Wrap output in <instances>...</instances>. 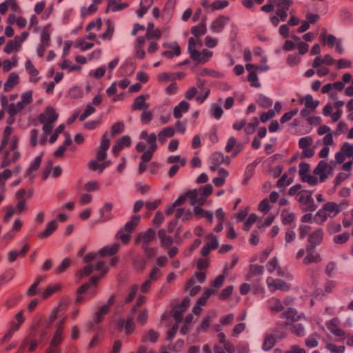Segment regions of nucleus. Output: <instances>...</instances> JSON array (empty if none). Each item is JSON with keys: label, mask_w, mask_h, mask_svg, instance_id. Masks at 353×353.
<instances>
[{"label": "nucleus", "mask_w": 353, "mask_h": 353, "mask_svg": "<svg viewBox=\"0 0 353 353\" xmlns=\"http://www.w3.org/2000/svg\"><path fill=\"white\" fill-rule=\"evenodd\" d=\"M19 83V75L15 72L9 74L8 78L4 83L3 89L5 92H9Z\"/></svg>", "instance_id": "f3484780"}, {"label": "nucleus", "mask_w": 353, "mask_h": 353, "mask_svg": "<svg viewBox=\"0 0 353 353\" xmlns=\"http://www.w3.org/2000/svg\"><path fill=\"white\" fill-rule=\"evenodd\" d=\"M329 217V215L323 210V208L318 210L314 216V221L317 224H323Z\"/></svg>", "instance_id": "7c9ffc66"}, {"label": "nucleus", "mask_w": 353, "mask_h": 353, "mask_svg": "<svg viewBox=\"0 0 353 353\" xmlns=\"http://www.w3.org/2000/svg\"><path fill=\"white\" fill-rule=\"evenodd\" d=\"M313 143V140L310 137H302L299 141V146L301 149L310 148Z\"/></svg>", "instance_id": "49530a36"}, {"label": "nucleus", "mask_w": 353, "mask_h": 353, "mask_svg": "<svg viewBox=\"0 0 353 353\" xmlns=\"http://www.w3.org/2000/svg\"><path fill=\"white\" fill-rule=\"evenodd\" d=\"M312 194L311 191L301 190L296 194V200L299 203L300 208L303 212H314L317 208Z\"/></svg>", "instance_id": "20e7f679"}, {"label": "nucleus", "mask_w": 353, "mask_h": 353, "mask_svg": "<svg viewBox=\"0 0 353 353\" xmlns=\"http://www.w3.org/2000/svg\"><path fill=\"white\" fill-rule=\"evenodd\" d=\"M284 353H306V351L304 348L297 345H293L288 350L285 351Z\"/></svg>", "instance_id": "774afa93"}, {"label": "nucleus", "mask_w": 353, "mask_h": 353, "mask_svg": "<svg viewBox=\"0 0 353 353\" xmlns=\"http://www.w3.org/2000/svg\"><path fill=\"white\" fill-rule=\"evenodd\" d=\"M340 320L338 318H333L326 323V326L333 335L343 339L346 336V333L340 328Z\"/></svg>", "instance_id": "423d86ee"}, {"label": "nucleus", "mask_w": 353, "mask_h": 353, "mask_svg": "<svg viewBox=\"0 0 353 353\" xmlns=\"http://www.w3.org/2000/svg\"><path fill=\"white\" fill-rule=\"evenodd\" d=\"M210 163L212 164H216L219 165L223 163L229 164L230 158L228 157H225L221 152H216L212 154L210 157Z\"/></svg>", "instance_id": "a211bd4d"}, {"label": "nucleus", "mask_w": 353, "mask_h": 353, "mask_svg": "<svg viewBox=\"0 0 353 353\" xmlns=\"http://www.w3.org/2000/svg\"><path fill=\"white\" fill-rule=\"evenodd\" d=\"M268 307L272 312H279L283 309L281 301L276 298H272L268 301Z\"/></svg>", "instance_id": "5701e85b"}, {"label": "nucleus", "mask_w": 353, "mask_h": 353, "mask_svg": "<svg viewBox=\"0 0 353 353\" xmlns=\"http://www.w3.org/2000/svg\"><path fill=\"white\" fill-rule=\"evenodd\" d=\"M124 130V124L122 122H117L112 126V136L121 134Z\"/></svg>", "instance_id": "3c124183"}, {"label": "nucleus", "mask_w": 353, "mask_h": 353, "mask_svg": "<svg viewBox=\"0 0 353 353\" xmlns=\"http://www.w3.org/2000/svg\"><path fill=\"white\" fill-rule=\"evenodd\" d=\"M196 40L193 37H190L188 40V52L192 59H198L199 57V51L195 49Z\"/></svg>", "instance_id": "a878e982"}, {"label": "nucleus", "mask_w": 353, "mask_h": 353, "mask_svg": "<svg viewBox=\"0 0 353 353\" xmlns=\"http://www.w3.org/2000/svg\"><path fill=\"white\" fill-rule=\"evenodd\" d=\"M72 261L70 258H65L61 263L54 268L55 274H61L64 272L67 268L71 265Z\"/></svg>", "instance_id": "c756f323"}, {"label": "nucleus", "mask_w": 353, "mask_h": 353, "mask_svg": "<svg viewBox=\"0 0 353 353\" xmlns=\"http://www.w3.org/2000/svg\"><path fill=\"white\" fill-rule=\"evenodd\" d=\"M110 308L108 305L101 306L97 312H96L93 316V322L95 324L99 323L104 319V316L108 314Z\"/></svg>", "instance_id": "aec40b11"}, {"label": "nucleus", "mask_w": 353, "mask_h": 353, "mask_svg": "<svg viewBox=\"0 0 353 353\" xmlns=\"http://www.w3.org/2000/svg\"><path fill=\"white\" fill-rule=\"evenodd\" d=\"M30 246L26 244L20 251L11 250L8 253V261L12 263L14 262L18 256H23L29 250Z\"/></svg>", "instance_id": "412c9836"}, {"label": "nucleus", "mask_w": 353, "mask_h": 353, "mask_svg": "<svg viewBox=\"0 0 353 353\" xmlns=\"http://www.w3.org/2000/svg\"><path fill=\"white\" fill-rule=\"evenodd\" d=\"M119 249V244H112L111 246L106 245L101 248L98 252H90L84 256V262L94 263L93 264L86 265L83 269L77 272V276L81 279L84 276L90 274L94 270H101L100 276H93L90 282L83 284L78 290L79 294L76 299L77 302H81L83 296L81 294L86 292L91 285H95L98 281L108 271V268L104 265V262L101 259V256H112L117 253Z\"/></svg>", "instance_id": "f257e3e1"}, {"label": "nucleus", "mask_w": 353, "mask_h": 353, "mask_svg": "<svg viewBox=\"0 0 353 353\" xmlns=\"http://www.w3.org/2000/svg\"><path fill=\"white\" fill-rule=\"evenodd\" d=\"M281 216L283 224H290L294 221L295 214L294 213L282 212Z\"/></svg>", "instance_id": "4d7b16f0"}, {"label": "nucleus", "mask_w": 353, "mask_h": 353, "mask_svg": "<svg viewBox=\"0 0 353 353\" xmlns=\"http://www.w3.org/2000/svg\"><path fill=\"white\" fill-rule=\"evenodd\" d=\"M159 337V334L158 332L154 331V330H150L148 332L144 335L142 338V342L150 341L152 343H155L157 341Z\"/></svg>", "instance_id": "4c0bfd02"}, {"label": "nucleus", "mask_w": 353, "mask_h": 353, "mask_svg": "<svg viewBox=\"0 0 353 353\" xmlns=\"http://www.w3.org/2000/svg\"><path fill=\"white\" fill-rule=\"evenodd\" d=\"M138 290L137 285H132L130 288V292L128 294L125 298V303H130L135 297Z\"/></svg>", "instance_id": "a18cd8bd"}, {"label": "nucleus", "mask_w": 353, "mask_h": 353, "mask_svg": "<svg viewBox=\"0 0 353 353\" xmlns=\"http://www.w3.org/2000/svg\"><path fill=\"white\" fill-rule=\"evenodd\" d=\"M95 112V108L91 105H88L84 112L80 115L79 120L84 121L87 117Z\"/></svg>", "instance_id": "680f3d73"}, {"label": "nucleus", "mask_w": 353, "mask_h": 353, "mask_svg": "<svg viewBox=\"0 0 353 353\" xmlns=\"http://www.w3.org/2000/svg\"><path fill=\"white\" fill-rule=\"evenodd\" d=\"M206 26L205 23H200L198 26L192 27L191 33L195 37H199L206 32Z\"/></svg>", "instance_id": "58836bf2"}, {"label": "nucleus", "mask_w": 353, "mask_h": 353, "mask_svg": "<svg viewBox=\"0 0 353 353\" xmlns=\"http://www.w3.org/2000/svg\"><path fill=\"white\" fill-rule=\"evenodd\" d=\"M155 236V230L152 228H149L146 231L137 234L136 243H150L154 239Z\"/></svg>", "instance_id": "9b49d317"}, {"label": "nucleus", "mask_w": 353, "mask_h": 353, "mask_svg": "<svg viewBox=\"0 0 353 353\" xmlns=\"http://www.w3.org/2000/svg\"><path fill=\"white\" fill-rule=\"evenodd\" d=\"M310 170V165L307 163H299V175L303 181H305L306 176H307L308 172Z\"/></svg>", "instance_id": "ea45409f"}, {"label": "nucleus", "mask_w": 353, "mask_h": 353, "mask_svg": "<svg viewBox=\"0 0 353 353\" xmlns=\"http://www.w3.org/2000/svg\"><path fill=\"white\" fill-rule=\"evenodd\" d=\"M134 327L135 325L132 318L129 317L128 319H125L124 329L127 334L132 333L134 330Z\"/></svg>", "instance_id": "bf43d9fd"}, {"label": "nucleus", "mask_w": 353, "mask_h": 353, "mask_svg": "<svg viewBox=\"0 0 353 353\" xmlns=\"http://www.w3.org/2000/svg\"><path fill=\"white\" fill-rule=\"evenodd\" d=\"M174 132L175 130L172 126H168L163 128L157 134L159 141L162 144L165 143L168 138H170L174 136Z\"/></svg>", "instance_id": "4468645a"}, {"label": "nucleus", "mask_w": 353, "mask_h": 353, "mask_svg": "<svg viewBox=\"0 0 353 353\" xmlns=\"http://www.w3.org/2000/svg\"><path fill=\"white\" fill-rule=\"evenodd\" d=\"M190 105L189 103L185 101H181L178 105L175 106L173 110V116L179 119L182 117V114L188 111Z\"/></svg>", "instance_id": "dca6fc26"}, {"label": "nucleus", "mask_w": 353, "mask_h": 353, "mask_svg": "<svg viewBox=\"0 0 353 353\" xmlns=\"http://www.w3.org/2000/svg\"><path fill=\"white\" fill-rule=\"evenodd\" d=\"M334 167L335 162L334 161H331L329 163L325 161H320L314 170V174L319 176L321 182H324L328 175L332 174V170Z\"/></svg>", "instance_id": "39448f33"}, {"label": "nucleus", "mask_w": 353, "mask_h": 353, "mask_svg": "<svg viewBox=\"0 0 353 353\" xmlns=\"http://www.w3.org/2000/svg\"><path fill=\"white\" fill-rule=\"evenodd\" d=\"M301 61V58L296 54H289L287 58V63L290 66L297 65Z\"/></svg>", "instance_id": "052dcab7"}, {"label": "nucleus", "mask_w": 353, "mask_h": 353, "mask_svg": "<svg viewBox=\"0 0 353 353\" xmlns=\"http://www.w3.org/2000/svg\"><path fill=\"white\" fill-rule=\"evenodd\" d=\"M149 98L150 95L148 94L138 96L134 100L132 109L133 110H147L150 105L149 103L145 102V101Z\"/></svg>", "instance_id": "6e6552de"}, {"label": "nucleus", "mask_w": 353, "mask_h": 353, "mask_svg": "<svg viewBox=\"0 0 353 353\" xmlns=\"http://www.w3.org/2000/svg\"><path fill=\"white\" fill-rule=\"evenodd\" d=\"M323 231L321 229H318L314 231L309 238V243H321L323 240Z\"/></svg>", "instance_id": "f704fd0d"}, {"label": "nucleus", "mask_w": 353, "mask_h": 353, "mask_svg": "<svg viewBox=\"0 0 353 353\" xmlns=\"http://www.w3.org/2000/svg\"><path fill=\"white\" fill-rule=\"evenodd\" d=\"M41 156L42 155L37 157L34 163L30 165V168L27 170V174L28 175H30L32 172L37 170L39 168L41 163Z\"/></svg>", "instance_id": "5fc2aeb1"}, {"label": "nucleus", "mask_w": 353, "mask_h": 353, "mask_svg": "<svg viewBox=\"0 0 353 353\" xmlns=\"http://www.w3.org/2000/svg\"><path fill=\"white\" fill-rule=\"evenodd\" d=\"M58 222L57 220H52L47 223L43 232H40L38 236L40 239H46L50 236L57 228Z\"/></svg>", "instance_id": "ddd939ff"}, {"label": "nucleus", "mask_w": 353, "mask_h": 353, "mask_svg": "<svg viewBox=\"0 0 353 353\" xmlns=\"http://www.w3.org/2000/svg\"><path fill=\"white\" fill-rule=\"evenodd\" d=\"M181 54V48L180 47H176L175 50H165L163 51L161 54L163 57H165L168 59H172L174 56H179Z\"/></svg>", "instance_id": "864d4df0"}, {"label": "nucleus", "mask_w": 353, "mask_h": 353, "mask_svg": "<svg viewBox=\"0 0 353 353\" xmlns=\"http://www.w3.org/2000/svg\"><path fill=\"white\" fill-rule=\"evenodd\" d=\"M325 32L326 31L325 30L324 32L321 33L320 39L323 41H326L330 48H332L338 39L333 34L326 35Z\"/></svg>", "instance_id": "c9c22d12"}, {"label": "nucleus", "mask_w": 353, "mask_h": 353, "mask_svg": "<svg viewBox=\"0 0 353 353\" xmlns=\"http://www.w3.org/2000/svg\"><path fill=\"white\" fill-rule=\"evenodd\" d=\"M228 6V1H215L212 4L211 11H214L215 10H221Z\"/></svg>", "instance_id": "6e6d98bb"}, {"label": "nucleus", "mask_w": 353, "mask_h": 353, "mask_svg": "<svg viewBox=\"0 0 353 353\" xmlns=\"http://www.w3.org/2000/svg\"><path fill=\"white\" fill-rule=\"evenodd\" d=\"M232 291H233V286L229 285V286L226 287L221 291V292L219 295V299L221 300L227 299L232 294Z\"/></svg>", "instance_id": "338daca9"}, {"label": "nucleus", "mask_w": 353, "mask_h": 353, "mask_svg": "<svg viewBox=\"0 0 353 353\" xmlns=\"http://www.w3.org/2000/svg\"><path fill=\"white\" fill-rule=\"evenodd\" d=\"M268 285L271 290L275 291L276 290H281L283 291H288L290 290V286L288 283L281 279H273L268 278L267 280Z\"/></svg>", "instance_id": "9d476101"}, {"label": "nucleus", "mask_w": 353, "mask_h": 353, "mask_svg": "<svg viewBox=\"0 0 353 353\" xmlns=\"http://www.w3.org/2000/svg\"><path fill=\"white\" fill-rule=\"evenodd\" d=\"M322 208L330 217L335 216L341 211L339 205L334 202H327L325 203Z\"/></svg>", "instance_id": "2eb2a0df"}, {"label": "nucleus", "mask_w": 353, "mask_h": 353, "mask_svg": "<svg viewBox=\"0 0 353 353\" xmlns=\"http://www.w3.org/2000/svg\"><path fill=\"white\" fill-rule=\"evenodd\" d=\"M211 112L213 117H214L216 119H219L223 112L222 108L216 104H214V105L212 107Z\"/></svg>", "instance_id": "e2e57ef3"}, {"label": "nucleus", "mask_w": 353, "mask_h": 353, "mask_svg": "<svg viewBox=\"0 0 353 353\" xmlns=\"http://www.w3.org/2000/svg\"><path fill=\"white\" fill-rule=\"evenodd\" d=\"M257 221H258L257 215L254 213H252L248 216L247 220L245 221L243 226V230L245 231H248L254 223H257Z\"/></svg>", "instance_id": "473e14b6"}, {"label": "nucleus", "mask_w": 353, "mask_h": 353, "mask_svg": "<svg viewBox=\"0 0 353 353\" xmlns=\"http://www.w3.org/2000/svg\"><path fill=\"white\" fill-rule=\"evenodd\" d=\"M18 40L19 37H16L14 41L12 40L9 41L4 47L3 51L7 54H10L14 49L18 50L17 48L20 47V44L18 43Z\"/></svg>", "instance_id": "cd10ccee"}, {"label": "nucleus", "mask_w": 353, "mask_h": 353, "mask_svg": "<svg viewBox=\"0 0 353 353\" xmlns=\"http://www.w3.org/2000/svg\"><path fill=\"white\" fill-rule=\"evenodd\" d=\"M158 139L157 135L155 133H151L148 138L146 139L149 144V150L152 151H156L157 150V139Z\"/></svg>", "instance_id": "c03bdc74"}, {"label": "nucleus", "mask_w": 353, "mask_h": 353, "mask_svg": "<svg viewBox=\"0 0 353 353\" xmlns=\"http://www.w3.org/2000/svg\"><path fill=\"white\" fill-rule=\"evenodd\" d=\"M292 4V0H276L274 3V6H276V10H288Z\"/></svg>", "instance_id": "2f4dec72"}, {"label": "nucleus", "mask_w": 353, "mask_h": 353, "mask_svg": "<svg viewBox=\"0 0 353 353\" xmlns=\"http://www.w3.org/2000/svg\"><path fill=\"white\" fill-rule=\"evenodd\" d=\"M341 150L347 156V157H351L353 155V145H351L348 143H344L342 145Z\"/></svg>", "instance_id": "13d9d810"}, {"label": "nucleus", "mask_w": 353, "mask_h": 353, "mask_svg": "<svg viewBox=\"0 0 353 353\" xmlns=\"http://www.w3.org/2000/svg\"><path fill=\"white\" fill-rule=\"evenodd\" d=\"M257 229L252 232L250 243H258L260 241L259 234L263 232L266 228L261 220L257 221Z\"/></svg>", "instance_id": "6ab92c4d"}, {"label": "nucleus", "mask_w": 353, "mask_h": 353, "mask_svg": "<svg viewBox=\"0 0 353 353\" xmlns=\"http://www.w3.org/2000/svg\"><path fill=\"white\" fill-rule=\"evenodd\" d=\"M321 260L320 254L316 251L314 244H310L306 248V256L303 263L306 265L312 263H319Z\"/></svg>", "instance_id": "0eeeda50"}, {"label": "nucleus", "mask_w": 353, "mask_h": 353, "mask_svg": "<svg viewBox=\"0 0 353 353\" xmlns=\"http://www.w3.org/2000/svg\"><path fill=\"white\" fill-rule=\"evenodd\" d=\"M229 19L228 17L223 15L219 16L212 22L210 26L211 30L214 32H221Z\"/></svg>", "instance_id": "f8f14e48"}, {"label": "nucleus", "mask_w": 353, "mask_h": 353, "mask_svg": "<svg viewBox=\"0 0 353 353\" xmlns=\"http://www.w3.org/2000/svg\"><path fill=\"white\" fill-rule=\"evenodd\" d=\"M292 332L299 336H302L305 334V329L303 325L299 323H294L291 327Z\"/></svg>", "instance_id": "a19ab883"}, {"label": "nucleus", "mask_w": 353, "mask_h": 353, "mask_svg": "<svg viewBox=\"0 0 353 353\" xmlns=\"http://www.w3.org/2000/svg\"><path fill=\"white\" fill-rule=\"evenodd\" d=\"M59 114L52 107H48L39 117V121L43 124L42 130L44 134H50L52 132L53 123L58 119Z\"/></svg>", "instance_id": "7ed1b4c3"}, {"label": "nucleus", "mask_w": 353, "mask_h": 353, "mask_svg": "<svg viewBox=\"0 0 353 353\" xmlns=\"http://www.w3.org/2000/svg\"><path fill=\"white\" fill-rule=\"evenodd\" d=\"M65 318L61 319L59 321V324L57 326V330L55 333L50 342L52 345H59L63 339V323L65 322Z\"/></svg>", "instance_id": "1a4fd4ad"}, {"label": "nucleus", "mask_w": 353, "mask_h": 353, "mask_svg": "<svg viewBox=\"0 0 353 353\" xmlns=\"http://www.w3.org/2000/svg\"><path fill=\"white\" fill-rule=\"evenodd\" d=\"M194 279H190L188 281L185 285L186 290H190V296H195L201 290V287L199 285H194Z\"/></svg>", "instance_id": "72a5a7b5"}, {"label": "nucleus", "mask_w": 353, "mask_h": 353, "mask_svg": "<svg viewBox=\"0 0 353 353\" xmlns=\"http://www.w3.org/2000/svg\"><path fill=\"white\" fill-rule=\"evenodd\" d=\"M148 318V312L146 309L141 310L137 317V322L141 325H144Z\"/></svg>", "instance_id": "69168bd1"}, {"label": "nucleus", "mask_w": 353, "mask_h": 353, "mask_svg": "<svg viewBox=\"0 0 353 353\" xmlns=\"http://www.w3.org/2000/svg\"><path fill=\"white\" fill-rule=\"evenodd\" d=\"M113 208V205L111 203H105L103 207L100 209L99 213L101 215V218L102 219V221H107L112 219L113 216L111 214H105V212H109L112 210Z\"/></svg>", "instance_id": "393cba45"}, {"label": "nucleus", "mask_w": 353, "mask_h": 353, "mask_svg": "<svg viewBox=\"0 0 353 353\" xmlns=\"http://www.w3.org/2000/svg\"><path fill=\"white\" fill-rule=\"evenodd\" d=\"M185 312L183 309L176 306L174 308L172 313L173 317L176 323H180L183 319V314Z\"/></svg>", "instance_id": "8fccbe9b"}, {"label": "nucleus", "mask_w": 353, "mask_h": 353, "mask_svg": "<svg viewBox=\"0 0 353 353\" xmlns=\"http://www.w3.org/2000/svg\"><path fill=\"white\" fill-rule=\"evenodd\" d=\"M292 182V179H288V174H284L277 181L276 185L279 188H282L290 185Z\"/></svg>", "instance_id": "603ef678"}, {"label": "nucleus", "mask_w": 353, "mask_h": 353, "mask_svg": "<svg viewBox=\"0 0 353 353\" xmlns=\"http://www.w3.org/2000/svg\"><path fill=\"white\" fill-rule=\"evenodd\" d=\"M141 220L139 215H133L123 227L121 228L115 235L117 240L122 243H129L131 241V234L134 231Z\"/></svg>", "instance_id": "f03ea898"}, {"label": "nucleus", "mask_w": 353, "mask_h": 353, "mask_svg": "<svg viewBox=\"0 0 353 353\" xmlns=\"http://www.w3.org/2000/svg\"><path fill=\"white\" fill-rule=\"evenodd\" d=\"M264 272V268L260 265H250L247 279L250 280L254 275H261Z\"/></svg>", "instance_id": "bb28decb"}, {"label": "nucleus", "mask_w": 353, "mask_h": 353, "mask_svg": "<svg viewBox=\"0 0 353 353\" xmlns=\"http://www.w3.org/2000/svg\"><path fill=\"white\" fill-rule=\"evenodd\" d=\"M143 248L144 250L145 254L148 259H152L157 254V250L154 248L151 247L150 244H143Z\"/></svg>", "instance_id": "37998d69"}, {"label": "nucleus", "mask_w": 353, "mask_h": 353, "mask_svg": "<svg viewBox=\"0 0 353 353\" xmlns=\"http://www.w3.org/2000/svg\"><path fill=\"white\" fill-rule=\"evenodd\" d=\"M199 57L198 59H193L195 61H197L198 63H205L208 59L212 57V52L210 50H208L206 49L203 50L201 52H199Z\"/></svg>", "instance_id": "79ce46f5"}, {"label": "nucleus", "mask_w": 353, "mask_h": 353, "mask_svg": "<svg viewBox=\"0 0 353 353\" xmlns=\"http://www.w3.org/2000/svg\"><path fill=\"white\" fill-rule=\"evenodd\" d=\"M248 80L251 83V85L255 88L261 87V83L258 81L257 74L255 72H250L248 77Z\"/></svg>", "instance_id": "09e8293b"}, {"label": "nucleus", "mask_w": 353, "mask_h": 353, "mask_svg": "<svg viewBox=\"0 0 353 353\" xmlns=\"http://www.w3.org/2000/svg\"><path fill=\"white\" fill-rule=\"evenodd\" d=\"M304 101L305 106L314 111L319 104V101H314L311 94H306L304 98L300 99V103H303Z\"/></svg>", "instance_id": "4be33fe9"}, {"label": "nucleus", "mask_w": 353, "mask_h": 353, "mask_svg": "<svg viewBox=\"0 0 353 353\" xmlns=\"http://www.w3.org/2000/svg\"><path fill=\"white\" fill-rule=\"evenodd\" d=\"M276 337L272 334H269L265 336L262 345V349L264 351H270L276 343Z\"/></svg>", "instance_id": "b1692460"}, {"label": "nucleus", "mask_w": 353, "mask_h": 353, "mask_svg": "<svg viewBox=\"0 0 353 353\" xmlns=\"http://www.w3.org/2000/svg\"><path fill=\"white\" fill-rule=\"evenodd\" d=\"M258 125H259V120H258L257 117H254L253 121L251 123H249L245 128V132L247 134H252L255 131V129Z\"/></svg>", "instance_id": "de8ad7c7"}, {"label": "nucleus", "mask_w": 353, "mask_h": 353, "mask_svg": "<svg viewBox=\"0 0 353 353\" xmlns=\"http://www.w3.org/2000/svg\"><path fill=\"white\" fill-rule=\"evenodd\" d=\"M340 19L345 23H351L353 22L352 13L348 9L343 8L340 11Z\"/></svg>", "instance_id": "e433bc0d"}, {"label": "nucleus", "mask_w": 353, "mask_h": 353, "mask_svg": "<svg viewBox=\"0 0 353 353\" xmlns=\"http://www.w3.org/2000/svg\"><path fill=\"white\" fill-rule=\"evenodd\" d=\"M327 350H329L332 353H343L345 350V347L337 346L332 343H328L326 345Z\"/></svg>", "instance_id": "0e129e2a"}, {"label": "nucleus", "mask_w": 353, "mask_h": 353, "mask_svg": "<svg viewBox=\"0 0 353 353\" xmlns=\"http://www.w3.org/2000/svg\"><path fill=\"white\" fill-rule=\"evenodd\" d=\"M256 101L259 105L263 108H268L271 107L273 103L271 99L263 94L259 95Z\"/></svg>", "instance_id": "c85d7f7f"}]
</instances>
